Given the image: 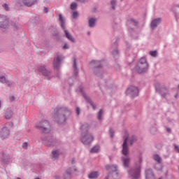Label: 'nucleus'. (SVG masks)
<instances>
[{
    "mask_svg": "<svg viewBox=\"0 0 179 179\" xmlns=\"http://www.w3.org/2000/svg\"><path fill=\"white\" fill-rule=\"evenodd\" d=\"M62 59V57L61 56H57L53 62V66L55 68H58V66H59V63L61 62Z\"/></svg>",
    "mask_w": 179,
    "mask_h": 179,
    "instance_id": "4468645a",
    "label": "nucleus"
},
{
    "mask_svg": "<svg viewBox=\"0 0 179 179\" xmlns=\"http://www.w3.org/2000/svg\"><path fill=\"white\" fill-rule=\"evenodd\" d=\"M17 179H20V178H17Z\"/></svg>",
    "mask_w": 179,
    "mask_h": 179,
    "instance_id": "3c124183",
    "label": "nucleus"
},
{
    "mask_svg": "<svg viewBox=\"0 0 179 179\" xmlns=\"http://www.w3.org/2000/svg\"><path fill=\"white\" fill-rule=\"evenodd\" d=\"M0 27L1 29H8L9 27V20L6 16H0Z\"/></svg>",
    "mask_w": 179,
    "mask_h": 179,
    "instance_id": "6e6552de",
    "label": "nucleus"
},
{
    "mask_svg": "<svg viewBox=\"0 0 179 179\" xmlns=\"http://www.w3.org/2000/svg\"><path fill=\"white\" fill-rule=\"evenodd\" d=\"M73 66H74V70L76 71V59H74V64H73Z\"/></svg>",
    "mask_w": 179,
    "mask_h": 179,
    "instance_id": "4c0bfd02",
    "label": "nucleus"
},
{
    "mask_svg": "<svg viewBox=\"0 0 179 179\" xmlns=\"http://www.w3.org/2000/svg\"><path fill=\"white\" fill-rule=\"evenodd\" d=\"M102 117H103V110H100L99 113V115H98V119L99 120H102Z\"/></svg>",
    "mask_w": 179,
    "mask_h": 179,
    "instance_id": "cd10ccee",
    "label": "nucleus"
},
{
    "mask_svg": "<svg viewBox=\"0 0 179 179\" xmlns=\"http://www.w3.org/2000/svg\"><path fill=\"white\" fill-rule=\"evenodd\" d=\"M110 136L111 138H113L114 136V130H113L112 129H110Z\"/></svg>",
    "mask_w": 179,
    "mask_h": 179,
    "instance_id": "72a5a7b5",
    "label": "nucleus"
},
{
    "mask_svg": "<svg viewBox=\"0 0 179 179\" xmlns=\"http://www.w3.org/2000/svg\"><path fill=\"white\" fill-rule=\"evenodd\" d=\"M100 150V147L99 145L94 146L90 150L91 153H97Z\"/></svg>",
    "mask_w": 179,
    "mask_h": 179,
    "instance_id": "5701e85b",
    "label": "nucleus"
},
{
    "mask_svg": "<svg viewBox=\"0 0 179 179\" xmlns=\"http://www.w3.org/2000/svg\"><path fill=\"white\" fill-rule=\"evenodd\" d=\"M175 150L179 153V147L178 145H175Z\"/></svg>",
    "mask_w": 179,
    "mask_h": 179,
    "instance_id": "58836bf2",
    "label": "nucleus"
},
{
    "mask_svg": "<svg viewBox=\"0 0 179 179\" xmlns=\"http://www.w3.org/2000/svg\"><path fill=\"white\" fill-rule=\"evenodd\" d=\"M36 127L41 129V131H43V132H47V131H50V123L48 121L43 120L37 124Z\"/></svg>",
    "mask_w": 179,
    "mask_h": 179,
    "instance_id": "39448f33",
    "label": "nucleus"
},
{
    "mask_svg": "<svg viewBox=\"0 0 179 179\" xmlns=\"http://www.w3.org/2000/svg\"><path fill=\"white\" fill-rule=\"evenodd\" d=\"M76 113L78 114V115H79V114H80V108H79V107H78L76 109Z\"/></svg>",
    "mask_w": 179,
    "mask_h": 179,
    "instance_id": "f704fd0d",
    "label": "nucleus"
},
{
    "mask_svg": "<svg viewBox=\"0 0 179 179\" xmlns=\"http://www.w3.org/2000/svg\"><path fill=\"white\" fill-rule=\"evenodd\" d=\"M161 22H162V20L160 18L153 20L152 22H151L152 29H156V27H157V25L160 24Z\"/></svg>",
    "mask_w": 179,
    "mask_h": 179,
    "instance_id": "ddd939ff",
    "label": "nucleus"
},
{
    "mask_svg": "<svg viewBox=\"0 0 179 179\" xmlns=\"http://www.w3.org/2000/svg\"><path fill=\"white\" fill-rule=\"evenodd\" d=\"M154 160H155V162H157V163L159 164H157L155 166L156 169H157V166H160V163H162V158L158 155H154Z\"/></svg>",
    "mask_w": 179,
    "mask_h": 179,
    "instance_id": "f3484780",
    "label": "nucleus"
},
{
    "mask_svg": "<svg viewBox=\"0 0 179 179\" xmlns=\"http://www.w3.org/2000/svg\"><path fill=\"white\" fill-rule=\"evenodd\" d=\"M99 176H100V173H99V172L94 171L89 175V178H97Z\"/></svg>",
    "mask_w": 179,
    "mask_h": 179,
    "instance_id": "aec40b11",
    "label": "nucleus"
},
{
    "mask_svg": "<svg viewBox=\"0 0 179 179\" xmlns=\"http://www.w3.org/2000/svg\"><path fill=\"white\" fill-rule=\"evenodd\" d=\"M52 159H57V157H58V156H59V150H53L52 152Z\"/></svg>",
    "mask_w": 179,
    "mask_h": 179,
    "instance_id": "b1692460",
    "label": "nucleus"
},
{
    "mask_svg": "<svg viewBox=\"0 0 179 179\" xmlns=\"http://www.w3.org/2000/svg\"><path fill=\"white\" fill-rule=\"evenodd\" d=\"M10 101H14V100H15V96H10Z\"/></svg>",
    "mask_w": 179,
    "mask_h": 179,
    "instance_id": "a19ab883",
    "label": "nucleus"
},
{
    "mask_svg": "<svg viewBox=\"0 0 179 179\" xmlns=\"http://www.w3.org/2000/svg\"><path fill=\"white\" fill-rule=\"evenodd\" d=\"M3 8H4L5 10H9V6L6 3L3 4Z\"/></svg>",
    "mask_w": 179,
    "mask_h": 179,
    "instance_id": "473e14b6",
    "label": "nucleus"
},
{
    "mask_svg": "<svg viewBox=\"0 0 179 179\" xmlns=\"http://www.w3.org/2000/svg\"><path fill=\"white\" fill-rule=\"evenodd\" d=\"M178 96V94H176V95L175 96L176 99H177Z\"/></svg>",
    "mask_w": 179,
    "mask_h": 179,
    "instance_id": "8fccbe9b",
    "label": "nucleus"
},
{
    "mask_svg": "<svg viewBox=\"0 0 179 179\" xmlns=\"http://www.w3.org/2000/svg\"><path fill=\"white\" fill-rule=\"evenodd\" d=\"M66 174H67L68 177H71V173H69V171H66Z\"/></svg>",
    "mask_w": 179,
    "mask_h": 179,
    "instance_id": "79ce46f5",
    "label": "nucleus"
},
{
    "mask_svg": "<svg viewBox=\"0 0 179 179\" xmlns=\"http://www.w3.org/2000/svg\"><path fill=\"white\" fill-rule=\"evenodd\" d=\"M59 17L62 29H65V18L61 14L59 15Z\"/></svg>",
    "mask_w": 179,
    "mask_h": 179,
    "instance_id": "a211bd4d",
    "label": "nucleus"
},
{
    "mask_svg": "<svg viewBox=\"0 0 179 179\" xmlns=\"http://www.w3.org/2000/svg\"><path fill=\"white\" fill-rule=\"evenodd\" d=\"M113 54H118V50H115Z\"/></svg>",
    "mask_w": 179,
    "mask_h": 179,
    "instance_id": "c03bdc74",
    "label": "nucleus"
},
{
    "mask_svg": "<svg viewBox=\"0 0 179 179\" xmlns=\"http://www.w3.org/2000/svg\"><path fill=\"white\" fill-rule=\"evenodd\" d=\"M78 16H79V14L78 13V12L74 11V12L73 13V17L74 19H76V17H78Z\"/></svg>",
    "mask_w": 179,
    "mask_h": 179,
    "instance_id": "2f4dec72",
    "label": "nucleus"
},
{
    "mask_svg": "<svg viewBox=\"0 0 179 179\" xmlns=\"http://www.w3.org/2000/svg\"><path fill=\"white\" fill-rule=\"evenodd\" d=\"M65 36L68 40H70L72 43H75V38H73V36L66 30H64Z\"/></svg>",
    "mask_w": 179,
    "mask_h": 179,
    "instance_id": "dca6fc26",
    "label": "nucleus"
},
{
    "mask_svg": "<svg viewBox=\"0 0 179 179\" xmlns=\"http://www.w3.org/2000/svg\"><path fill=\"white\" fill-rule=\"evenodd\" d=\"M14 26V30H15L16 29V27H15V24L13 25Z\"/></svg>",
    "mask_w": 179,
    "mask_h": 179,
    "instance_id": "a18cd8bd",
    "label": "nucleus"
},
{
    "mask_svg": "<svg viewBox=\"0 0 179 179\" xmlns=\"http://www.w3.org/2000/svg\"><path fill=\"white\" fill-rule=\"evenodd\" d=\"M90 127L88 124H83L81 127V141L84 145H90V143L94 141V137L89 134Z\"/></svg>",
    "mask_w": 179,
    "mask_h": 179,
    "instance_id": "f03ea898",
    "label": "nucleus"
},
{
    "mask_svg": "<svg viewBox=\"0 0 179 179\" xmlns=\"http://www.w3.org/2000/svg\"><path fill=\"white\" fill-rule=\"evenodd\" d=\"M91 106H92L94 110V106H93V103H91Z\"/></svg>",
    "mask_w": 179,
    "mask_h": 179,
    "instance_id": "de8ad7c7",
    "label": "nucleus"
},
{
    "mask_svg": "<svg viewBox=\"0 0 179 179\" xmlns=\"http://www.w3.org/2000/svg\"><path fill=\"white\" fill-rule=\"evenodd\" d=\"M113 176L114 179H119L120 178V175H118V173H117V172L113 173Z\"/></svg>",
    "mask_w": 179,
    "mask_h": 179,
    "instance_id": "7c9ffc66",
    "label": "nucleus"
},
{
    "mask_svg": "<svg viewBox=\"0 0 179 179\" xmlns=\"http://www.w3.org/2000/svg\"><path fill=\"white\" fill-rule=\"evenodd\" d=\"M129 174L131 179H138L139 178V176H141V166L138 165L137 169L135 170H131L129 172Z\"/></svg>",
    "mask_w": 179,
    "mask_h": 179,
    "instance_id": "423d86ee",
    "label": "nucleus"
},
{
    "mask_svg": "<svg viewBox=\"0 0 179 179\" xmlns=\"http://www.w3.org/2000/svg\"><path fill=\"white\" fill-rule=\"evenodd\" d=\"M178 89H179V85H178Z\"/></svg>",
    "mask_w": 179,
    "mask_h": 179,
    "instance_id": "603ef678",
    "label": "nucleus"
},
{
    "mask_svg": "<svg viewBox=\"0 0 179 179\" xmlns=\"http://www.w3.org/2000/svg\"><path fill=\"white\" fill-rule=\"evenodd\" d=\"M78 5L76 4V3H72L71 5V9H72V10H75V9H76Z\"/></svg>",
    "mask_w": 179,
    "mask_h": 179,
    "instance_id": "bb28decb",
    "label": "nucleus"
},
{
    "mask_svg": "<svg viewBox=\"0 0 179 179\" xmlns=\"http://www.w3.org/2000/svg\"><path fill=\"white\" fill-rule=\"evenodd\" d=\"M140 163H142V158H140Z\"/></svg>",
    "mask_w": 179,
    "mask_h": 179,
    "instance_id": "09e8293b",
    "label": "nucleus"
},
{
    "mask_svg": "<svg viewBox=\"0 0 179 179\" xmlns=\"http://www.w3.org/2000/svg\"><path fill=\"white\" fill-rule=\"evenodd\" d=\"M76 1H80V0H76Z\"/></svg>",
    "mask_w": 179,
    "mask_h": 179,
    "instance_id": "5fc2aeb1",
    "label": "nucleus"
},
{
    "mask_svg": "<svg viewBox=\"0 0 179 179\" xmlns=\"http://www.w3.org/2000/svg\"><path fill=\"white\" fill-rule=\"evenodd\" d=\"M127 24H128V26H136V24H138V22H136V21H135V20L131 19L130 20H129L127 22Z\"/></svg>",
    "mask_w": 179,
    "mask_h": 179,
    "instance_id": "4be33fe9",
    "label": "nucleus"
},
{
    "mask_svg": "<svg viewBox=\"0 0 179 179\" xmlns=\"http://www.w3.org/2000/svg\"><path fill=\"white\" fill-rule=\"evenodd\" d=\"M92 66L94 68H100V62L99 61H92L91 62Z\"/></svg>",
    "mask_w": 179,
    "mask_h": 179,
    "instance_id": "412c9836",
    "label": "nucleus"
},
{
    "mask_svg": "<svg viewBox=\"0 0 179 179\" xmlns=\"http://www.w3.org/2000/svg\"><path fill=\"white\" fill-rule=\"evenodd\" d=\"M106 179H108V178H106Z\"/></svg>",
    "mask_w": 179,
    "mask_h": 179,
    "instance_id": "6e6d98bb",
    "label": "nucleus"
},
{
    "mask_svg": "<svg viewBox=\"0 0 179 179\" xmlns=\"http://www.w3.org/2000/svg\"><path fill=\"white\" fill-rule=\"evenodd\" d=\"M159 179H162V178H159Z\"/></svg>",
    "mask_w": 179,
    "mask_h": 179,
    "instance_id": "864d4df0",
    "label": "nucleus"
},
{
    "mask_svg": "<svg viewBox=\"0 0 179 179\" xmlns=\"http://www.w3.org/2000/svg\"><path fill=\"white\" fill-rule=\"evenodd\" d=\"M22 2L25 6H31L34 3H37V0H22Z\"/></svg>",
    "mask_w": 179,
    "mask_h": 179,
    "instance_id": "f8f14e48",
    "label": "nucleus"
},
{
    "mask_svg": "<svg viewBox=\"0 0 179 179\" xmlns=\"http://www.w3.org/2000/svg\"><path fill=\"white\" fill-rule=\"evenodd\" d=\"M13 116V112L12 111V110L8 109L5 113V118L6 120H10V118H12V117Z\"/></svg>",
    "mask_w": 179,
    "mask_h": 179,
    "instance_id": "2eb2a0df",
    "label": "nucleus"
},
{
    "mask_svg": "<svg viewBox=\"0 0 179 179\" xmlns=\"http://www.w3.org/2000/svg\"><path fill=\"white\" fill-rule=\"evenodd\" d=\"M0 82L1 83H6V85H8V86H10V85H12V83L6 80V78L4 76L0 77Z\"/></svg>",
    "mask_w": 179,
    "mask_h": 179,
    "instance_id": "6ab92c4d",
    "label": "nucleus"
},
{
    "mask_svg": "<svg viewBox=\"0 0 179 179\" xmlns=\"http://www.w3.org/2000/svg\"><path fill=\"white\" fill-rule=\"evenodd\" d=\"M150 55L151 57H157V51H151L150 52Z\"/></svg>",
    "mask_w": 179,
    "mask_h": 179,
    "instance_id": "c85d7f7f",
    "label": "nucleus"
},
{
    "mask_svg": "<svg viewBox=\"0 0 179 179\" xmlns=\"http://www.w3.org/2000/svg\"><path fill=\"white\" fill-rule=\"evenodd\" d=\"M136 141V137L132 136L131 138L128 137V134H126L124 136V143L122 145V153L125 156V157L122 158V162H123V166L124 167H128L129 166V157H128V155L129 154V149L128 148V142H129L130 145H132L134 142Z\"/></svg>",
    "mask_w": 179,
    "mask_h": 179,
    "instance_id": "f257e3e1",
    "label": "nucleus"
},
{
    "mask_svg": "<svg viewBox=\"0 0 179 179\" xmlns=\"http://www.w3.org/2000/svg\"><path fill=\"white\" fill-rule=\"evenodd\" d=\"M9 134H10V131L6 127H3L0 131V138L2 139H6L9 136Z\"/></svg>",
    "mask_w": 179,
    "mask_h": 179,
    "instance_id": "1a4fd4ad",
    "label": "nucleus"
},
{
    "mask_svg": "<svg viewBox=\"0 0 179 179\" xmlns=\"http://www.w3.org/2000/svg\"><path fill=\"white\" fill-rule=\"evenodd\" d=\"M146 179H155V175L152 169H147L145 171Z\"/></svg>",
    "mask_w": 179,
    "mask_h": 179,
    "instance_id": "9b49d317",
    "label": "nucleus"
},
{
    "mask_svg": "<svg viewBox=\"0 0 179 179\" xmlns=\"http://www.w3.org/2000/svg\"><path fill=\"white\" fill-rule=\"evenodd\" d=\"M55 115H57L58 122L61 123L65 122L66 121V117L65 115H71V111L67 108H56L55 109Z\"/></svg>",
    "mask_w": 179,
    "mask_h": 179,
    "instance_id": "7ed1b4c3",
    "label": "nucleus"
},
{
    "mask_svg": "<svg viewBox=\"0 0 179 179\" xmlns=\"http://www.w3.org/2000/svg\"><path fill=\"white\" fill-rule=\"evenodd\" d=\"M38 72H41V74L44 75V76H48L50 75V73L45 69V67L44 66H40L38 67Z\"/></svg>",
    "mask_w": 179,
    "mask_h": 179,
    "instance_id": "9d476101",
    "label": "nucleus"
},
{
    "mask_svg": "<svg viewBox=\"0 0 179 179\" xmlns=\"http://www.w3.org/2000/svg\"><path fill=\"white\" fill-rule=\"evenodd\" d=\"M45 13H47L48 12V8H47L46 7H44V9H43Z\"/></svg>",
    "mask_w": 179,
    "mask_h": 179,
    "instance_id": "ea45409f",
    "label": "nucleus"
},
{
    "mask_svg": "<svg viewBox=\"0 0 179 179\" xmlns=\"http://www.w3.org/2000/svg\"><path fill=\"white\" fill-rule=\"evenodd\" d=\"M115 3H117L116 0H112L111 1V5H112V8L115 9Z\"/></svg>",
    "mask_w": 179,
    "mask_h": 179,
    "instance_id": "c756f323",
    "label": "nucleus"
},
{
    "mask_svg": "<svg viewBox=\"0 0 179 179\" xmlns=\"http://www.w3.org/2000/svg\"><path fill=\"white\" fill-rule=\"evenodd\" d=\"M166 130L168 131V132H171V129L170 128H168Z\"/></svg>",
    "mask_w": 179,
    "mask_h": 179,
    "instance_id": "37998d69",
    "label": "nucleus"
},
{
    "mask_svg": "<svg viewBox=\"0 0 179 179\" xmlns=\"http://www.w3.org/2000/svg\"><path fill=\"white\" fill-rule=\"evenodd\" d=\"M48 145H53L54 143H49V144H48Z\"/></svg>",
    "mask_w": 179,
    "mask_h": 179,
    "instance_id": "49530a36",
    "label": "nucleus"
},
{
    "mask_svg": "<svg viewBox=\"0 0 179 179\" xmlns=\"http://www.w3.org/2000/svg\"><path fill=\"white\" fill-rule=\"evenodd\" d=\"M22 148H23L24 149H26V148H27V143H24L22 144Z\"/></svg>",
    "mask_w": 179,
    "mask_h": 179,
    "instance_id": "c9c22d12",
    "label": "nucleus"
},
{
    "mask_svg": "<svg viewBox=\"0 0 179 179\" xmlns=\"http://www.w3.org/2000/svg\"><path fill=\"white\" fill-rule=\"evenodd\" d=\"M148 68H149V64L146 62V58L142 57L136 66V71L138 73H143V72L148 71Z\"/></svg>",
    "mask_w": 179,
    "mask_h": 179,
    "instance_id": "20e7f679",
    "label": "nucleus"
},
{
    "mask_svg": "<svg viewBox=\"0 0 179 179\" xmlns=\"http://www.w3.org/2000/svg\"><path fill=\"white\" fill-rule=\"evenodd\" d=\"M94 23H96V19L91 18L89 20V26L90 27H94Z\"/></svg>",
    "mask_w": 179,
    "mask_h": 179,
    "instance_id": "393cba45",
    "label": "nucleus"
},
{
    "mask_svg": "<svg viewBox=\"0 0 179 179\" xmlns=\"http://www.w3.org/2000/svg\"><path fill=\"white\" fill-rule=\"evenodd\" d=\"M126 94L131 96V97H136V96L139 94V90H138L136 87L131 86L127 89Z\"/></svg>",
    "mask_w": 179,
    "mask_h": 179,
    "instance_id": "0eeeda50",
    "label": "nucleus"
},
{
    "mask_svg": "<svg viewBox=\"0 0 179 179\" xmlns=\"http://www.w3.org/2000/svg\"><path fill=\"white\" fill-rule=\"evenodd\" d=\"M106 170H109L110 169L113 171H117V166H110V165H107L106 166Z\"/></svg>",
    "mask_w": 179,
    "mask_h": 179,
    "instance_id": "a878e982",
    "label": "nucleus"
},
{
    "mask_svg": "<svg viewBox=\"0 0 179 179\" xmlns=\"http://www.w3.org/2000/svg\"><path fill=\"white\" fill-rule=\"evenodd\" d=\"M68 48H69V47H68V45L65 44L64 46H63V50H68Z\"/></svg>",
    "mask_w": 179,
    "mask_h": 179,
    "instance_id": "e433bc0d",
    "label": "nucleus"
}]
</instances>
